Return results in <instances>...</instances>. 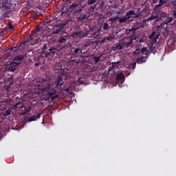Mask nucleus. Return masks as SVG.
<instances>
[{"label": "nucleus", "instance_id": "58836bf2", "mask_svg": "<svg viewBox=\"0 0 176 176\" xmlns=\"http://www.w3.org/2000/svg\"><path fill=\"white\" fill-rule=\"evenodd\" d=\"M71 36H72V38H78V32H73V33L71 34Z\"/></svg>", "mask_w": 176, "mask_h": 176}, {"label": "nucleus", "instance_id": "2eb2a0df", "mask_svg": "<svg viewBox=\"0 0 176 176\" xmlns=\"http://www.w3.org/2000/svg\"><path fill=\"white\" fill-rule=\"evenodd\" d=\"M0 3L2 4V8H4V9H10V6H12L10 0H1Z\"/></svg>", "mask_w": 176, "mask_h": 176}, {"label": "nucleus", "instance_id": "3c124183", "mask_svg": "<svg viewBox=\"0 0 176 176\" xmlns=\"http://www.w3.org/2000/svg\"><path fill=\"white\" fill-rule=\"evenodd\" d=\"M173 17L176 18V10H173Z\"/></svg>", "mask_w": 176, "mask_h": 176}, {"label": "nucleus", "instance_id": "c85d7f7f", "mask_svg": "<svg viewBox=\"0 0 176 176\" xmlns=\"http://www.w3.org/2000/svg\"><path fill=\"white\" fill-rule=\"evenodd\" d=\"M109 20V21H119V16L111 17Z\"/></svg>", "mask_w": 176, "mask_h": 176}, {"label": "nucleus", "instance_id": "c9c22d12", "mask_svg": "<svg viewBox=\"0 0 176 176\" xmlns=\"http://www.w3.org/2000/svg\"><path fill=\"white\" fill-rule=\"evenodd\" d=\"M78 80L80 85H85V80L81 78H79Z\"/></svg>", "mask_w": 176, "mask_h": 176}, {"label": "nucleus", "instance_id": "ddd939ff", "mask_svg": "<svg viewBox=\"0 0 176 176\" xmlns=\"http://www.w3.org/2000/svg\"><path fill=\"white\" fill-rule=\"evenodd\" d=\"M39 31V28H36V30H32V33L26 37V38L24 40L25 43H28V42H31L32 39L34 38V34H36Z\"/></svg>", "mask_w": 176, "mask_h": 176}, {"label": "nucleus", "instance_id": "72a5a7b5", "mask_svg": "<svg viewBox=\"0 0 176 176\" xmlns=\"http://www.w3.org/2000/svg\"><path fill=\"white\" fill-rule=\"evenodd\" d=\"M77 36L78 38H83V32H77Z\"/></svg>", "mask_w": 176, "mask_h": 176}, {"label": "nucleus", "instance_id": "473e14b6", "mask_svg": "<svg viewBox=\"0 0 176 176\" xmlns=\"http://www.w3.org/2000/svg\"><path fill=\"white\" fill-rule=\"evenodd\" d=\"M56 27H57V28H59L61 30H63L64 28L65 25H63L62 23H58L56 25Z\"/></svg>", "mask_w": 176, "mask_h": 176}, {"label": "nucleus", "instance_id": "20e7f679", "mask_svg": "<svg viewBox=\"0 0 176 176\" xmlns=\"http://www.w3.org/2000/svg\"><path fill=\"white\" fill-rule=\"evenodd\" d=\"M140 28H145V23L144 22H136L134 23L133 26L129 29V32H133L132 36H134L135 31H137V30H140Z\"/></svg>", "mask_w": 176, "mask_h": 176}, {"label": "nucleus", "instance_id": "c756f323", "mask_svg": "<svg viewBox=\"0 0 176 176\" xmlns=\"http://www.w3.org/2000/svg\"><path fill=\"white\" fill-rule=\"evenodd\" d=\"M119 64H120V61L113 63L112 68H118V67H119Z\"/></svg>", "mask_w": 176, "mask_h": 176}, {"label": "nucleus", "instance_id": "6e6d98bb", "mask_svg": "<svg viewBox=\"0 0 176 176\" xmlns=\"http://www.w3.org/2000/svg\"><path fill=\"white\" fill-rule=\"evenodd\" d=\"M159 0H153V3H156Z\"/></svg>", "mask_w": 176, "mask_h": 176}, {"label": "nucleus", "instance_id": "bf43d9fd", "mask_svg": "<svg viewBox=\"0 0 176 176\" xmlns=\"http://www.w3.org/2000/svg\"><path fill=\"white\" fill-rule=\"evenodd\" d=\"M120 1H123V0H120Z\"/></svg>", "mask_w": 176, "mask_h": 176}, {"label": "nucleus", "instance_id": "b1692460", "mask_svg": "<svg viewBox=\"0 0 176 176\" xmlns=\"http://www.w3.org/2000/svg\"><path fill=\"white\" fill-rule=\"evenodd\" d=\"M10 13H12V12H10V11L5 12L2 15V18L3 19H9V17H10Z\"/></svg>", "mask_w": 176, "mask_h": 176}, {"label": "nucleus", "instance_id": "423d86ee", "mask_svg": "<svg viewBox=\"0 0 176 176\" xmlns=\"http://www.w3.org/2000/svg\"><path fill=\"white\" fill-rule=\"evenodd\" d=\"M18 63L11 62L10 64L7 66L8 71H10V72H17L19 69V65Z\"/></svg>", "mask_w": 176, "mask_h": 176}, {"label": "nucleus", "instance_id": "7c9ffc66", "mask_svg": "<svg viewBox=\"0 0 176 176\" xmlns=\"http://www.w3.org/2000/svg\"><path fill=\"white\" fill-rule=\"evenodd\" d=\"M93 58L95 64H97L100 61V56H94Z\"/></svg>", "mask_w": 176, "mask_h": 176}, {"label": "nucleus", "instance_id": "a211bd4d", "mask_svg": "<svg viewBox=\"0 0 176 176\" xmlns=\"http://www.w3.org/2000/svg\"><path fill=\"white\" fill-rule=\"evenodd\" d=\"M39 118H41V113L36 112L34 114V116H32V117H30L28 118V122H34V121L36 120V119H39Z\"/></svg>", "mask_w": 176, "mask_h": 176}, {"label": "nucleus", "instance_id": "412c9836", "mask_svg": "<svg viewBox=\"0 0 176 176\" xmlns=\"http://www.w3.org/2000/svg\"><path fill=\"white\" fill-rule=\"evenodd\" d=\"M173 20H174V18H173V16L166 17L164 21V24H170V23L173 21Z\"/></svg>", "mask_w": 176, "mask_h": 176}, {"label": "nucleus", "instance_id": "39448f33", "mask_svg": "<svg viewBox=\"0 0 176 176\" xmlns=\"http://www.w3.org/2000/svg\"><path fill=\"white\" fill-rule=\"evenodd\" d=\"M58 45H53L51 44V46L50 47V50L48 52H45V56L49 57V56H54L58 52Z\"/></svg>", "mask_w": 176, "mask_h": 176}, {"label": "nucleus", "instance_id": "f8f14e48", "mask_svg": "<svg viewBox=\"0 0 176 176\" xmlns=\"http://www.w3.org/2000/svg\"><path fill=\"white\" fill-rule=\"evenodd\" d=\"M149 39L152 40L153 43H156L157 42V39L159 38V33L153 31L151 34L148 36Z\"/></svg>", "mask_w": 176, "mask_h": 176}, {"label": "nucleus", "instance_id": "603ef678", "mask_svg": "<svg viewBox=\"0 0 176 176\" xmlns=\"http://www.w3.org/2000/svg\"><path fill=\"white\" fill-rule=\"evenodd\" d=\"M87 36V32L83 33V38H86Z\"/></svg>", "mask_w": 176, "mask_h": 176}, {"label": "nucleus", "instance_id": "1a4fd4ad", "mask_svg": "<svg viewBox=\"0 0 176 176\" xmlns=\"http://www.w3.org/2000/svg\"><path fill=\"white\" fill-rule=\"evenodd\" d=\"M114 40H115V36L110 35L102 38V40L100 41V43L101 45H104V43H109V42H112Z\"/></svg>", "mask_w": 176, "mask_h": 176}, {"label": "nucleus", "instance_id": "a878e982", "mask_svg": "<svg viewBox=\"0 0 176 176\" xmlns=\"http://www.w3.org/2000/svg\"><path fill=\"white\" fill-rule=\"evenodd\" d=\"M109 28H111V26H109V25L107 23H103L102 30H104V31H108Z\"/></svg>", "mask_w": 176, "mask_h": 176}, {"label": "nucleus", "instance_id": "a19ab883", "mask_svg": "<svg viewBox=\"0 0 176 176\" xmlns=\"http://www.w3.org/2000/svg\"><path fill=\"white\" fill-rule=\"evenodd\" d=\"M91 45V43L90 42V40H89L88 41H86L85 43V46L86 47L90 46Z\"/></svg>", "mask_w": 176, "mask_h": 176}, {"label": "nucleus", "instance_id": "c03bdc74", "mask_svg": "<svg viewBox=\"0 0 176 176\" xmlns=\"http://www.w3.org/2000/svg\"><path fill=\"white\" fill-rule=\"evenodd\" d=\"M167 1L166 0H160L159 1V3L161 4V5H164V3H166Z\"/></svg>", "mask_w": 176, "mask_h": 176}, {"label": "nucleus", "instance_id": "4be33fe9", "mask_svg": "<svg viewBox=\"0 0 176 176\" xmlns=\"http://www.w3.org/2000/svg\"><path fill=\"white\" fill-rule=\"evenodd\" d=\"M159 16H160V19L162 20H163V19H166V17L168 16V14L167 13L162 11L160 12Z\"/></svg>", "mask_w": 176, "mask_h": 176}, {"label": "nucleus", "instance_id": "09e8293b", "mask_svg": "<svg viewBox=\"0 0 176 176\" xmlns=\"http://www.w3.org/2000/svg\"><path fill=\"white\" fill-rule=\"evenodd\" d=\"M28 112H31V108H28L25 111V113H28Z\"/></svg>", "mask_w": 176, "mask_h": 176}, {"label": "nucleus", "instance_id": "cd10ccee", "mask_svg": "<svg viewBox=\"0 0 176 176\" xmlns=\"http://www.w3.org/2000/svg\"><path fill=\"white\" fill-rule=\"evenodd\" d=\"M82 12H83V8L78 7V8L75 9L74 10V13L76 14H78V13H82Z\"/></svg>", "mask_w": 176, "mask_h": 176}, {"label": "nucleus", "instance_id": "8fccbe9b", "mask_svg": "<svg viewBox=\"0 0 176 176\" xmlns=\"http://www.w3.org/2000/svg\"><path fill=\"white\" fill-rule=\"evenodd\" d=\"M82 16H84L85 20H87V19H89V14H83Z\"/></svg>", "mask_w": 176, "mask_h": 176}, {"label": "nucleus", "instance_id": "5701e85b", "mask_svg": "<svg viewBox=\"0 0 176 176\" xmlns=\"http://www.w3.org/2000/svg\"><path fill=\"white\" fill-rule=\"evenodd\" d=\"M162 8H163L162 4H161L160 3H159L158 4H157L155 6V7L154 8V11L155 12H160V9H162Z\"/></svg>", "mask_w": 176, "mask_h": 176}, {"label": "nucleus", "instance_id": "aec40b11", "mask_svg": "<svg viewBox=\"0 0 176 176\" xmlns=\"http://www.w3.org/2000/svg\"><path fill=\"white\" fill-rule=\"evenodd\" d=\"M78 8H79V4L78 3H73L69 9L71 12H75V9H78Z\"/></svg>", "mask_w": 176, "mask_h": 176}, {"label": "nucleus", "instance_id": "49530a36", "mask_svg": "<svg viewBox=\"0 0 176 176\" xmlns=\"http://www.w3.org/2000/svg\"><path fill=\"white\" fill-rule=\"evenodd\" d=\"M32 17L33 19H38V14H33L32 16Z\"/></svg>", "mask_w": 176, "mask_h": 176}, {"label": "nucleus", "instance_id": "393cba45", "mask_svg": "<svg viewBox=\"0 0 176 176\" xmlns=\"http://www.w3.org/2000/svg\"><path fill=\"white\" fill-rule=\"evenodd\" d=\"M98 0H88L87 5H97Z\"/></svg>", "mask_w": 176, "mask_h": 176}, {"label": "nucleus", "instance_id": "4468645a", "mask_svg": "<svg viewBox=\"0 0 176 176\" xmlns=\"http://www.w3.org/2000/svg\"><path fill=\"white\" fill-rule=\"evenodd\" d=\"M23 108H24V104L23 103V101H21V100H19V102H17L16 104H14L12 106V109H14V111H20Z\"/></svg>", "mask_w": 176, "mask_h": 176}, {"label": "nucleus", "instance_id": "f03ea898", "mask_svg": "<svg viewBox=\"0 0 176 176\" xmlns=\"http://www.w3.org/2000/svg\"><path fill=\"white\" fill-rule=\"evenodd\" d=\"M151 53H155V47H150L148 51L146 50V47H142L141 50L136 48L132 54L133 57H135L136 62L138 64H142V63H146V60H148Z\"/></svg>", "mask_w": 176, "mask_h": 176}, {"label": "nucleus", "instance_id": "9b49d317", "mask_svg": "<svg viewBox=\"0 0 176 176\" xmlns=\"http://www.w3.org/2000/svg\"><path fill=\"white\" fill-rule=\"evenodd\" d=\"M25 57V55H18L14 58L12 63H15L16 65L19 66L21 64V62L24 60Z\"/></svg>", "mask_w": 176, "mask_h": 176}, {"label": "nucleus", "instance_id": "5fc2aeb1", "mask_svg": "<svg viewBox=\"0 0 176 176\" xmlns=\"http://www.w3.org/2000/svg\"><path fill=\"white\" fill-rule=\"evenodd\" d=\"M35 67H38L39 65V62L34 63Z\"/></svg>", "mask_w": 176, "mask_h": 176}, {"label": "nucleus", "instance_id": "f3484780", "mask_svg": "<svg viewBox=\"0 0 176 176\" xmlns=\"http://www.w3.org/2000/svg\"><path fill=\"white\" fill-rule=\"evenodd\" d=\"M125 79L124 74H123L122 72H120L116 75V80L121 82V83H123Z\"/></svg>", "mask_w": 176, "mask_h": 176}, {"label": "nucleus", "instance_id": "dca6fc26", "mask_svg": "<svg viewBox=\"0 0 176 176\" xmlns=\"http://www.w3.org/2000/svg\"><path fill=\"white\" fill-rule=\"evenodd\" d=\"M68 41V36H60L58 41V45H63V43H66Z\"/></svg>", "mask_w": 176, "mask_h": 176}, {"label": "nucleus", "instance_id": "864d4df0", "mask_svg": "<svg viewBox=\"0 0 176 176\" xmlns=\"http://www.w3.org/2000/svg\"><path fill=\"white\" fill-rule=\"evenodd\" d=\"M62 24H63V25H65H65H67V24H68V21L63 22Z\"/></svg>", "mask_w": 176, "mask_h": 176}, {"label": "nucleus", "instance_id": "ea45409f", "mask_svg": "<svg viewBox=\"0 0 176 176\" xmlns=\"http://www.w3.org/2000/svg\"><path fill=\"white\" fill-rule=\"evenodd\" d=\"M97 4H93L92 6H91L90 7H89V10H91L92 12L94 10V9H96V6Z\"/></svg>", "mask_w": 176, "mask_h": 176}, {"label": "nucleus", "instance_id": "e433bc0d", "mask_svg": "<svg viewBox=\"0 0 176 176\" xmlns=\"http://www.w3.org/2000/svg\"><path fill=\"white\" fill-rule=\"evenodd\" d=\"M8 30H13L14 28V27L13 26V25L12 24V23H9L8 24Z\"/></svg>", "mask_w": 176, "mask_h": 176}, {"label": "nucleus", "instance_id": "0eeeda50", "mask_svg": "<svg viewBox=\"0 0 176 176\" xmlns=\"http://www.w3.org/2000/svg\"><path fill=\"white\" fill-rule=\"evenodd\" d=\"M133 41H137V37L135 36H131L130 41L128 43L124 42V41L122 40V48H129L133 46Z\"/></svg>", "mask_w": 176, "mask_h": 176}, {"label": "nucleus", "instance_id": "9d476101", "mask_svg": "<svg viewBox=\"0 0 176 176\" xmlns=\"http://www.w3.org/2000/svg\"><path fill=\"white\" fill-rule=\"evenodd\" d=\"M123 49V40H120L118 43L114 44L112 50L114 52H119V50H122Z\"/></svg>", "mask_w": 176, "mask_h": 176}, {"label": "nucleus", "instance_id": "4d7b16f0", "mask_svg": "<svg viewBox=\"0 0 176 176\" xmlns=\"http://www.w3.org/2000/svg\"><path fill=\"white\" fill-rule=\"evenodd\" d=\"M132 68L133 69L135 68V63H133Z\"/></svg>", "mask_w": 176, "mask_h": 176}, {"label": "nucleus", "instance_id": "13d9d810", "mask_svg": "<svg viewBox=\"0 0 176 176\" xmlns=\"http://www.w3.org/2000/svg\"><path fill=\"white\" fill-rule=\"evenodd\" d=\"M0 79H2V76H0Z\"/></svg>", "mask_w": 176, "mask_h": 176}, {"label": "nucleus", "instance_id": "2f4dec72", "mask_svg": "<svg viewBox=\"0 0 176 176\" xmlns=\"http://www.w3.org/2000/svg\"><path fill=\"white\" fill-rule=\"evenodd\" d=\"M78 20H79L80 21L83 22V21H85V20H86V19H85L84 15H83V14H81L79 17H78Z\"/></svg>", "mask_w": 176, "mask_h": 176}, {"label": "nucleus", "instance_id": "de8ad7c7", "mask_svg": "<svg viewBox=\"0 0 176 176\" xmlns=\"http://www.w3.org/2000/svg\"><path fill=\"white\" fill-rule=\"evenodd\" d=\"M63 91H65V93H69V88H65L63 89Z\"/></svg>", "mask_w": 176, "mask_h": 176}, {"label": "nucleus", "instance_id": "79ce46f5", "mask_svg": "<svg viewBox=\"0 0 176 176\" xmlns=\"http://www.w3.org/2000/svg\"><path fill=\"white\" fill-rule=\"evenodd\" d=\"M9 115H10V110H6L5 113H4V116H9Z\"/></svg>", "mask_w": 176, "mask_h": 176}, {"label": "nucleus", "instance_id": "bb28decb", "mask_svg": "<svg viewBox=\"0 0 176 176\" xmlns=\"http://www.w3.org/2000/svg\"><path fill=\"white\" fill-rule=\"evenodd\" d=\"M8 89H13L14 87V84L13 83V81H8Z\"/></svg>", "mask_w": 176, "mask_h": 176}, {"label": "nucleus", "instance_id": "f704fd0d", "mask_svg": "<svg viewBox=\"0 0 176 176\" xmlns=\"http://www.w3.org/2000/svg\"><path fill=\"white\" fill-rule=\"evenodd\" d=\"M60 29H59V28H57L56 29H54L53 30V34H58V32H60Z\"/></svg>", "mask_w": 176, "mask_h": 176}, {"label": "nucleus", "instance_id": "a18cd8bd", "mask_svg": "<svg viewBox=\"0 0 176 176\" xmlns=\"http://www.w3.org/2000/svg\"><path fill=\"white\" fill-rule=\"evenodd\" d=\"M155 19H157V15L151 16L148 20H155Z\"/></svg>", "mask_w": 176, "mask_h": 176}, {"label": "nucleus", "instance_id": "7ed1b4c3", "mask_svg": "<svg viewBox=\"0 0 176 176\" xmlns=\"http://www.w3.org/2000/svg\"><path fill=\"white\" fill-rule=\"evenodd\" d=\"M131 17H139V16L138 15L135 16V11L129 10L128 12L126 13V14L124 16L122 17L119 16L118 21L120 24H123L126 21H129V20H130Z\"/></svg>", "mask_w": 176, "mask_h": 176}, {"label": "nucleus", "instance_id": "f257e3e1", "mask_svg": "<svg viewBox=\"0 0 176 176\" xmlns=\"http://www.w3.org/2000/svg\"><path fill=\"white\" fill-rule=\"evenodd\" d=\"M40 82V86H41V90H47L48 93L49 98L53 101L56 98H58V94H57L58 89L60 86L63 85L64 82L63 81V78L58 77V80L55 83L52 84L50 80H46L45 78L38 80Z\"/></svg>", "mask_w": 176, "mask_h": 176}, {"label": "nucleus", "instance_id": "6ab92c4d", "mask_svg": "<svg viewBox=\"0 0 176 176\" xmlns=\"http://www.w3.org/2000/svg\"><path fill=\"white\" fill-rule=\"evenodd\" d=\"M52 45V44L50 43H45L43 45V47H41V50L43 52V53H45V52H48L50 50V46Z\"/></svg>", "mask_w": 176, "mask_h": 176}, {"label": "nucleus", "instance_id": "37998d69", "mask_svg": "<svg viewBox=\"0 0 176 176\" xmlns=\"http://www.w3.org/2000/svg\"><path fill=\"white\" fill-rule=\"evenodd\" d=\"M10 52H17V47H11Z\"/></svg>", "mask_w": 176, "mask_h": 176}, {"label": "nucleus", "instance_id": "4c0bfd02", "mask_svg": "<svg viewBox=\"0 0 176 176\" xmlns=\"http://www.w3.org/2000/svg\"><path fill=\"white\" fill-rule=\"evenodd\" d=\"M41 42H42V41L40 38L36 39L34 41V45H41Z\"/></svg>", "mask_w": 176, "mask_h": 176}, {"label": "nucleus", "instance_id": "6e6552de", "mask_svg": "<svg viewBox=\"0 0 176 176\" xmlns=\"http://www.w3.org/2000/svg\"><path fill=\"white\" fill-rule=\"evenodd\" d=\"M75 43H72L70 44V49L72 50V52H73L74 54H75L76 56L78 55V54L79 53V52H80L82 53V50H80V47H79V45H75Z\"/></svg>", "mask_w": 176, "mask_h": 176}]
</instances>
